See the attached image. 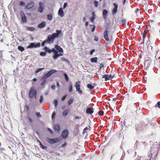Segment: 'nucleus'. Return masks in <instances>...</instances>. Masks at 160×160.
I'll return each mask as SVG.
<instances>
[{
    "label": "nucleus",
    "instance_id": "bf43d9fd",
    "mask_svg": "<svg viewBox=\"0 0 160 160\" xmlns=\"http://www.w3.org/2000/svg\"><path fill=\"white\" fill-rule=\"evenodd\" d=\"M98 38L96 36H95L94 37V40L96 41H98Z\"/></svg>",
    "mask_w": 160,
    "mask_h": 160
},
{
    "label": "nucleus",
    "instance_id": "f3484780",
    "mask_svg": "<svg viewBox=\"0 0 160 160\" xmlns=\"http://www.w3.org/2000/svg\"><path fill=\"white\" fill-rule=\"evenodd\" d=\"M109 32L107 30H106L103 33V36L104 38L107 41H108L109 40L108 37Z\"/></svg>",
    "mask_w": 160,
    "mask_h": 160
},
{
    "label": "nucleus",
    "instance_id": "473e14b6",
    "mask_svg": "<svg viewBox=\"0 0 160 160\" xmlns=\"http://www.w3.org/2000/svg\"><path fill=\"white\" fill-rule=\"evenodd\" d=\"M18 49L19 51L22 52L24 51L25 50L24 48L21 46H18Z\"/></svg>",
    "mask_w": 160,
    "mask_h": 160
},
{
    "label": "nucleus",
    "instance_id": "8fccbe9b",
    "mask_svg": "<svg viewBox=\"0 0 160 160\" xmlns=\"http://www.w3.org/2000/svg\"><path fill=\"white\" fill-rule=\"evenodd\" d=\"M46 43H47V42L46 40L43 41L41 43V45L42 46V47H43V46H44L45 45V44Z\"/></svg>",
    "mask_w": 160,
    "mask_h": 160
},
{
    "label": "nucleus",
    "instance_id": "1a4fd4ad",
    "mask_svg": "<svg viewBox=\"0 0 160 160\" xmlns=\"http://www.w3.org/2000/svg\"><path fill=\"white\" fill-rule=\"evenodd\" d=\"M54 39L51 35H49L47 37L46 40L47 42V43L48 44H51L54 41Z\"/></svg>",
    "mask_w": 160,
    "mask_h": 160
},
{
    "label": "nucleus",
    "instance_id": "e2e57ef3",
    "mask_svg": "<svg viewBox=\"0 0 160 160\" xmlns=\"http://www.w3.org/2000/svg\"><path fill=\"white\" fill-rule=\"evenodd\" d=\"M22 154H24V155H23V156H24V155H25L26 156H27H27H28V155L25 152H24V151H22Z\"/></svg>",
    "mask_w": 160,
    "mask_h": 160
},
{
    "label": "nucleus",
    "instance_id": "412c9836",
    "mask_svg": "<svg viewBox=\"0 0 160 160\" xmlns=\"http://www.w3.org/2000/svg\"><path fill=\"white\" fill-rule=\"evenodd\" d=\"M151 63V60H145L144 62L145 66H146V68H149V65Z\"/></svg>",
    "mask_w": 160,
    "mask_h": 160
},
{
    "label": "nucleus",
    "instance_id": "a19ab883",
    "mask_svg": "<svg viewBox=\"0 0 160 160\" xmlns=\"http://www.w3.org/2000/svg\"><path fill=\"white\" fill-rule=\"evenodd\" d=\"M121 22L122 24L125 25L127 23L126 20L125 19H122L121 21Z\"/></svg>",
    "mask_w": 160,
    "mask_h": 160
},
{
    "label": "nucleus",
    "instance_id": "09e8293b",
    "mask_svg": "<svg viewBox=\"0 0 160 160\" xmlns=\"http://www.w3.org/2000/svg\"><path fill=\"white\" fill-rule=\"evenodd\" d=\"M95 51V49H92L89 52V54L90 55H92L93 54V52Z\"/></svg>",
    "mask_w": 160,
    "mask_h": 160
},
{
    "label": "nucleus",
    "instance_id": "72a5a7b5",
    "mask_svg": "<svg viewBox=\"0 0 160 160\" xmlns=\"http://www.w3.org/2000/svg\"><path fill=\"white\" fill-rule=\"evenodd\" d=\"M73 102V99L72 98H70L68 102V105H71Z\"/></svg>",
    "mask_w": 160,
    "mask_h": 160
},
{
    "label": "nucleus",
    "instance_id": "0eeeda50",
    "mask_svg": "<svg viewBox=\"0 0 160 160\" xmlns=\"http://www.w3.org/2000/svg\"><path fill=\"white\" fill-rule=\"evenodd\" d=\"M47 141L49 143L53 144L59 142L60 140L58 138H48L47 139Z\"/></svg>",
    "mask_w": 160,
    "mask_h": 160
},
{
    "label": "nucleus",
    "instance_id": "f704fd0d",
    "mask_svg": "<svg viewBox=\"0 0 160 160\" xmlns=\"http://www.w3.org/2000/svg\"><path fill=\"white\" fill-rule=\"evenodd\" d=\"M44 68H38L35 71V73L36 74L38 73L39 72L41 71L42 70H44Z\"/></svg>",
    "mask_w": 160,
    "mask_h": 160
},
{
    "label": "nucleus",
    "instance_id": "4d7b16f0",
    "mask_svg": "<svg viewBox=\"0 0 160 160\" xmlns=\"http://www.w3.org/2000/svg\"><path fill=\"white\" fill-rule=\"evenodd\" d=\"M68 3L66 2H65L64 3V5L63 6V9H64L67 6H68Z\"/></svg>",
    "mask_w": 160,
    "mask_h": 160
},
{
    "label": "nucleus",
    "instance_id": "de8ad7c7",
    "mask_svg": "<svg viewBox=\"0 0 160 160\" xmlns=\"http://www.w3.org/2000/svg\"><path fill=\"white\" fill-rule=\"evenodd\" d=\"M35 114L38 118H40L41 117V115L39 112H36Z\"/></svg>",
    "mask_w": 160,
    "mask_h": 160
},
{
    "label": "nucleus",
    "instance_id": "338daca9",
    "mask_svg": "<svg viewBox=\"0 0 160 160\" xmlns=\"http://www.w3.org/2000/svg\"><path fill=\"white\" fill-rule=\"evenodd\" d=\"M67 144V143L66 142H65L64 143L62 144V145H61V147H65Z\"/></svg>",
    "mask_w": 160,
    "mask_h": 160
},
{
    "label": "nucleus",
    "instance_id": "603ef678",
    "mask_svg": "<svg viewBox=\"0 0 160 160\" xmlns=\"http://www.w3.org/2000/svg\"><path fill=\"white\" fill-rule=\"evenodd\" d=\"M19 4L21 6H23L25 4V3L23 1H20L19 2Z\"/></svg>",
    "mask_w": 160,
    "mask_h": 160
},
{
    "label": "nucleus",
    "instance_id": "c9c22d12",
    "mask_svg": "<svg viewBox=\"0 0 160 160\" xmlns=\"http://www.w3.org/2000/svg\"><path fill=\"white\" fill-rule=\"evenodd\" d=\"M73 88L72 85L71 84L68 86V91L69 92H71L72 91Z\"/></svg>",
    "mask_w": 160,
    "mask_h": 160
},
{
    "label": "nucleus",
    "instance_id": "9d476101",
    "mask_svg": "<svg viewBox=\"0 0 160 160\" xmlns=\"http://www.w3.org/2000/svg\"><path fill=\"white\" fill-rule=\"evenodd\" d=\"M20 15L21 17V20L23 23H25L27 22V17L25 15L23 11L20 12Z\"/></svg>",
    "mask_w": 160,
    "mask_h": 160
},
{
    "label": "nucleus",
    "instance_id": "4c0bfd02",
    "mask_svg": "<svg viewBox=\"0 0 160 160\" xmlns=\"http://www.w3.org/2000/svg\"><path fill=\"white\" fill-rule=\"evenodd\" d=\"M87 87L88 88L90 89H92L94 88V86L91 84H88L87 85Z\"/></svg>",
    "mask_w": 160,
    "mask_h": 160
},
{
    "label": "nucleus",
    "instance_id": "7c9ffc66",
    "mask_svg": "<svg viewBox=\"0 0 160 160\" xmlns=\"http://www.w3.org/2000/svg\"><path fill=\"white\" fill-rule=\"evenodd\" d=\"M38 142H39V143L40 147L42 149L44 150V149H47V146H45L43 145L42 144L41 142L40 141L38 140Z\"/></svg>",
    "mask_w": 160,
    "mask_h": 160
},
{
    "label": "nucleus",
    "instance_id": "bb28decb",
    "mask_svg": "<svg viewBox=\"0 0 160 160\" xmlns=\"http://www.w3.org/2000/svg\"><path fill=\"white\" fill-rule=\"evenodd\" d=\"M52 15L51 13L47 15V19L48 20L51 21L52 19Z\"/></svg>",
    "mask_w": 160,
    "mask_h": 160
},
{
    "label": "nucleus",
    "instance_id": "423d86ee",
    "mask_svg": "<svg viewBox=\"0 0 160 160\" xmlns=\"http://www.w3.org/2000/svg\"><path fill=\"white\" fill-rule=\"evenodd\" d=\"M80 82L79 81H78L76 82L74 87L76 89V91L78 92V93L82 94L83 93L81 89L80 85Z\"/></svg>",
    "mask_w": 160,
    "mask_h": 160
},
{
    "label": "nucleus",
    "instance_id": "6e6d98bb",
    "mask_svg": "<svg viewBox=\"0 0 160 160\" xmlns=\"http://www.w3.org/2000/svg\"><path fill=\"white\" fill-rule=\"evenodd\" d=\"M151 151L150 155L149 156V157H150V158L149 159V160L146 159L145 160H151V159L152 157V156L153 155V154L152 153V151Z\"/></svg>",
    "mask_w": 160,
    "mask_h": 160
},
{
    "label": "nucleus",
    "instance_id": "864d4df0",
    "mask_svg": "<svg viewBox=\"0 0 160 160\" xmlns=\"http://www.w3.org/2000/svg\"><path fill=\"white\" fill-rule=\"evenodd\" d=\"M47 130L50 132V133H51V134H52L53 133V132L52 131L50 128H47Z\"/></svg>",
    "mask_w": 160,
    "mask_h": 160
},
{
    "label": "nucleus",
    "instance_id": "a18cd8bd",
    "mask_svg": "<svg viewBox=\"0 0 160 160\" xmlns=\"http://www.w3.org/2000/svg\"><path fill=\"white\" fill-rule=\"evenodd\" d=\"M94 5L96 7H98V2L96 0H94Z\"/></svg>",
    "mask_w": 160,
    "mask_h": 160
},
{
    "label": "nucleus",
    "instance_id": "ddd939ff",
    "mask_svg": "<svg viewBox=\"0 0 160 160\" xmlns=\"http://www.w3.org/2000/svg\"><path fill=\"white\" fill-rule=\"evenodd\" d=\"M113 5L114 6V7L112 10V14L113 15H114L117 12L118 6L116 2H114Z\"/></svg>",
    "mask_w": 160,
    "mask_h": 160
},
{
    "label": "nucleus",
    "instance_id": "79ce46f5",
    "mask_svg": "<svg viewBox=\"0 0 160 160\" xmlns=\"http://www.w3.org/2000/svg\"><path fill=\"white\" fill-rule=\"evenodd\" d=\"M34 152H32L36 156L38 157H41L39 153L35 152V151H34Z\"/></svg>",
    "mask_w": 160,
    "mask_h": 160
},
{
    "label": "nucleus",
    "instance_id": "f257e3e1",
    "mask_svg": "<svg viewBox=\"0 0 160 160\" xmlns=\"http://www.w3.org/2000/svg\"><path fill=\"white\" fill-rule=\"evenodd\" d=\"M57 71L53 69H52L49 71L45 75L41 77L40 80L41 82L40 84L41 86H43L47 81V79L50 77L53 73L57 72Z\"/></svg>",
    "mask_w": 160,
    "mask_h": 160
},
{
    "label": "nucleus",
    "instance_id": "f03ea898",
    "mask_svg": "<svg viewBox=\"0 0 160 160\" xmlns=\"http://www.w3.org/2000/svg\"><path fill=\"white\" fill-rule=\"evenodd\" d=\"M147 124L143 122H141L139 123L136 124L135 127L136 130L138 132L142 131Z\"/></svg>",
    "mask_w": 160,
    "mask_h": 160
},
{
    "label": "nucleus",
    "instance_id": "a878e982",
    "mask_svg": "<svg viewBox=\"0 0 160 160\" xmlns=\"http://www.w3.org/2000/svg\"><path fill=\"white\" fill-rule=\"evenodd\" d=\"M42 50H44L47 53H50V49L47 46H45L43 48Z\"/></svg>",
    "mask_w": 160,
    "mask_h": 160
},
{
    "label": "nucleus",
    "instance_id": "69168bd1",
    "mask_svg": "<svg viewBox=\"0 0 160 160\" xmlns=\"http://www.w3.org/2000/svg\"><path fill=\"white\" fill-rule=\"evenodd\" d=\"M100 69H101L102 68H103L104 67V64L102 63H101V64H100Z\"/></svg>",
    "mask_w": 160,
    "mask_h": 160
},
{
    "label": "nucleus",
    "instance_id": "dca6fc26",
    "mask_svg": "<svg viewBox=\"0 0 160 160\" xmlns=\"http://www.w3.org/2000/svg\"><path fill=\"white\" fill-rule=\"evenodd\" d=\"M108 12L106 9H103L102 12V16L104 20H105L107 19V17L108 16Z\"/></svg>",
    "mask_w": 160,
    "mask_h": 160
},
{
    "label": "nucleus",
    "instance_id": "58836bf2",
    "mask_svg": "<svg viewBox=\"0 0 160 160\" xmlns=\"http://www.w3.org/2000/svg\"><path fill=\"white\" fill-rule=\"evenodd\" d=\"M46 53L45 51L44 52H40L39 55L41 56L42 57H44L46 55Z\"/></svg>",
    "mask_w": 160,
    "mask_h": 160
},
{
    "label": "nucleus",
    "instance_id": "c85d7f7f",
    "mask_svg": "<svg viewBox=\"0 0 160 160\" xmlns=\"http://www.w3.org/2000/svg\"><path fill=\"white\" fill-rule=\"evenodd\" d=\"M102 78H105V81H107L109 80V75H108V74H105L103 75Z\"/></svg>",
    "mask_w": 160,
    "mask_h": 160
},
{
    "label": "nucleus",
    "instance_id": "393cba45",
    "mask_svg": "<svg viewBox=\"0 0 160 160\" xmlns=\"http://www.w3.org/2000/svg\"><path fill=\"white\" fill-rule=\"evenodd\" d=\"M90 61L92 63H97L98 61V58L97 57L92 58H90Z\"/></svg>",
    "mask_w": 160,
    "mask_h": 160
},
{
    "label": "nucleus",
    "instance_id": "2f4dec72",
    "mask_svg": "<svg viewBox=\"0 0 160 160\" xmlns=\"http://www.w3.org/2000/svg\"><path fill=\"white\" fill-rule=\"evenodd\" d=\"M61 59L62 61L65 62L68 64H70V61L68 59L65 58L64 57H62L61 58Z\"/></svg>",
    "mask_w": 160,
    "mask_h": 160
},
{
    "label": "nucleus",
    "instance_id": "5701e85b",
    "mask_svg": "<svg viewBox=\"0 0 160 160\" xmlns=\"http://www.w3.org/2000/svg\"><path fill=\"white\" fill-rule=\"evenodd\" d=\"M70 110L69 109H66L62 113V115L63 117L66 116L70 112Z\"/></svg>",
    "mask_w": 160,
    "mask_h": 160
},
{
    "label": "nucleus",
    "instance_id": "4be33fe9",
    "mask_svg": "<svg viewBox=\"0 0 160 160\" xmlns=\"http://www.w3.org/2000/svg\"><path fill=\"white\" fill-rule=\"evenodd\" d=\"M45 22L44 21H42L38 25V27L39 28H42L45 27Z\"/></svg>",
    "mask_w": 160,
    "mask_h": 160
},
{
    "label": "nucleus",
    "instance_id": "13d9d810",
    "mask_svg": "<svg viewBox=\"0 0 160 160\" xmlns=\"http://www.w3.org/2000/svg\"><path fill=\"white\" fill-rule=\"evenodd\" d=\"M95 28H96V26L95 25H94L93 26V27L91 29V31L92 32H93L95 31Z\"/></svg>",
    "mask_w": 160,
    "mask_h": 160
},
{
    "label": "nucleus",
    "instance_id": "e433bc0d",
    "mask_svg": "<svg viewBox=\"0 0 160 160\" xmlns=\"http://www.w3.org/2000/svg\"><path fill=\"white\" fill-rule=\"evenodd\" d=\"M53 103L54 104L55 108H56L58 105V101L57 99H54L53 101Z\"/></svg>",
    "mask_w": 160,
    "mask_h": 160
},
{
    "label": "nucleus",
    "instance_id": "cd10ccee",
    "mask_svg": "<svg viewBox=\"0 0 160 160\" xmlns=\"http://www.w3.org/2000/svg\"><path fill=\"white\" fill-rule=\"evenodd\" d=\"M63 75L66 81L68 82L69 80V78L66 72H64L63 73Z\"/></svg>",
    "mask_w": 160,
    "mask_h": 160
},
{
    "label": "nucleus",
    "instance_id": "3c124183",
    "mask_svg": "<svg viewBox=\"0 0 160 160\" xmlns=\"http://www.w3.org/2000/svg\"><path fill=\"white\" fill-rule=\"evenodd\" d=\"M67 96L66 95H65L63 96L61 98V101H63L65 100L66 98H67Z\"/></svg>",
    "mask_w": 160,
    "mask_h": 160
},
{
    "label": "nucleus",
    "instance_id": "a211bd4d",
    "mask_svg": "<svg viewBox=\"0 0 160 160\" xmlns=\"http://www.w3.org/2000/svg\"><path fill=\"white\" fill-rule=\"evenodd\" d=\"M93 112L94 109L92 107H88L87 108L86 111L87 113L91 114Z\"/></svg>",
    "mask_w": 160,
    "mask_h": 160
},
{
    "label": "nucleus",
    "instance_id": "680f3d73",
    "mask_svg": "<svg viewBox=\"0 0 160 160\" xmlns=\"http://www.w3.org/2000/svg\"><path fill=\"white\" fill-rule=\"evenodd\" d=\"M146 35H145V34H143L142 38H143V42L144 41L145 38H146Z\"/></svg>",
    "mask_w": 160,
    "mask_h": 160
},
{
    "label": "nucleus",
    "instance_id": "4468645a",
    "mask_svg": "<svg viewBox=\"0 0 160 160\" xmlns=\"http://www.w3.org/2000/svg\"><path fill=\"white\" fill-rule=\"evenodd\" d=\"M68 130L67 129L64 130L62 133V136L63 138L66 139L68 138Z\"/></svg>",
    "mask_w": 160,
    "mask_h": 160
},
{
    "label": "nucleus",
    "instance_id": "c756f323",
    "mask_svg": "<svg viewBox=\"0 0 160 160\" xmlns=\"http://www.w3.org/2000/svg\"><path fill=\"white\" fill-rule=\"evenodd\" d=\"M141 143L142 144H143V142H138V141H137L136 143L135 144V147L136 146L137 149H139V148L140 146L139 144H140Z\"/></svg>",
    "mask_w": 160,
    "mask_h": 160
},
{
    "label": "nucleus",
    "instance_id": "2eb2a0df",
    "mask_svg": "<svg viewBox=\"0 0 160 160\" xmlns=\"http://www.w3.org/2000/svg\"><path fill=\"white\" fill-rule=\"evenodd\" d=\"M34 3L32 1H31L28 3L27 5L25 6V8L27 9H31L34 6Z\"/></svg>",
    "mask_w": 160,
    "mask_h": 160
},
{
    "label": "nucleus",
    "instance_id": "052dcab7",
    "mask_svg": "<svg viewBox=\"0 0 160 160\" xmlns=\"http://www.w3.org/2000/svg\"><path fill=\"white\" fill-rule=\"evenodd\" d=\"M51 88L53 90H55V86L54 85H53L51 86Z\"/></svg>",
    "mask_w": 160,
    "mask_h": 160
},
{
    "label": "nucleus",
    "instance_id": "20e7f679",
    "mask_svg": "<svg viewBox=\"0 0 160 160\" xmlns=\"http://www.w3.org/2000/svg\"><path fill=\"white\" fill-rule=\"evenodd\" d=\"M41 43L40 42H31L26 47L27 49L37 48L40 47Z\"/></svg>",
    "mask_w": 160,
    "mask_h": 160
},
{
    "label": "nucleus",
    "instance_id": "0e129e2a",
    "mask_svg": "<svg viewBox=\"0 0 160 160\" xmlns=\"http://www.w3.org/2000/svg\"><path fill=\"white\" fill-rule=\"evenodd\" d=\"M115 75H113V76H112L111 74H110L109 75V78L110 79V78H112L114 77Z\"/></svg>",
    "mask_w": 160,
    "mask_h": 160
},
{
    "label": "nucleus",
    "instance_id": "6e6552de",
    "mask_svg": "<svg viewBox=\"0 0 160 160\" xmlns=\"http://www.w3.org/2000/svg\"><path fill=\"white\" fill-rule=\"evenodd\" d=\"M63 51L62 52H56L53 54L52 58L53 59L55 60L59 57L63 56Z\"/></svg>",
    "mask_w": 160,
    "mask_h": 160
},
{
    "label": "nucleus",
    "instance_id": "5fc2aeb1",
    "mask_svg": "<svg viewBox=\"0 0 160 160\" xmlns=\"http://www.w3.org/2000/svg\"><path fill=\"white\" fill-rule=\"evenodd\" d=\"M125 156V152L124 151H123L122 152V156L121 158V159L120 160H123V158H124Z\"/></svg>",
    "mask_w": 160,
    "mask_h": 160
},
{
    "label": "nucleus",
    "instance_id": "ea45409f",
    "mask_svg": "<svg viewBox=\"0 0 160 160\" xmlns=\"http://www.w3.org/2000/svg\"><path fill=\"white\" fill-rule=\"evenodd\" d=\"M43 99L44 98L43 96L42 95H40V99H39V102L40 103H42Z\"/></svg>",
    "mask_w": 160,
    "mask_h": 160
},
{
    "label": "nucleus",
    "instance_id": "7ed1b4c3",
    "mask_svg": "<svg viewBox=\"0 0 160 160\" xmlns=\"http://www.w3.org/2000/svg\"><path fill=\"white\" fill-rule=\"evenodd\" d=\"M63 51V49L58 44L54 45V48L50 49V52H53V53L56 52H62Z\"/></svg>",
    "mask_w": 160,
    "mask_h": 160
},
{
    "label": "nucleus",
    "instance_id": "aec40b11",
    "mask_svg": "<svg viewBox=\"0 0 160 160\" xmlns=\"http://www.w3.org/2000/svg\"><path fill=\"white\" fill-rule=\"evenodd\" d=\"M60 127L58 124H56L54 126V131L57 132H59L60 131Z\"/></svg>",
    "mask_w": 160,
    "mask_h": 160
},
{
    "label": "nucleus",
    "instance_id": "c03bdc74",
    "mask_svg": "<svg viewBox=\"0 0 160 160\" xmlns=\"http://www.w3.org/2000/svg\"><path fill=\"white\" fill-rule=\"evenodd\" d=\"M98 114L99 116H102L104 114V111L102 110H99L98 112Z\"/></svg>",
    "mask_w": 160,
    "mask_h": 160
},
{
    "label": "nucleus",
    "instance_id": "774afa93",
    "mask_svg": "<svg viewBox=\"0 0 160 160\" xmlns=\"http://www.w3.org/2000/svg\"><path fill=\"white\" fill-rule=\"evenodd\" d=\"M157 104L158 105V107L160 108V101L158 102Z\"/></svg>",
    "mask_w": 160,
    "mask_h": 160
},
{
    "label": "nucleus",
    "instance_id": "49530a36",
    "mask_svg": "<svg viewBox=\"0 0 160 160\" xmlns=\"http://www.w3.org/2000/svg\"><path fill=\"white\" fill-rule=\"evenodd\" d=\"M56 113L55 111H53L52 114V119H54L55 118Z\"/></svg>",
    "mask_w": 160,
    "mask_h": 160
},
{
    "label": "nucleus",
    "instance_id": "39448f33",
    "mask_svg": "<svg viewBox=\"0 0 160 160\" xmlns=\"http://www.w3.org/2000/svg\"><path fill=\"white\" fill-rule=\"evenodd\" d=\"M28 96L31 98H36L37 97L36 91L32 88H31L28 92Z\"/></svg>",
    "mask_w": 160,
    "mask_h": 160
},
{
    "label": "nucleus",
    "instance_id": "f8f14e48",
    "mask_svg": "<svg viewBox=\"0 0 160 160\" xmlns=\"http://www.w3.org/2000/svg\"><path fill=\"white\" fill-rule=\"evenodd\" d=\"M38 4L39 7L38 8V11L39 12L42 13L43 12L44 9V5L41 2H39Z\"/></svg>",
    "mask_w": 160,
    "mask_h": 160
},
{
    "label": "nucleus",
    "instance_id": "37998d69",
    "mask_svg": "<svg viewBox=\"0 0 160 160\" xmlns=\"http://www.w3.org/2000/svg\"><path fill=\"white\" fill-rule=\"evenodd\" d=\"M27 28L28 30L31 31H33L35 29V28L34 27H27Z\"/></svg>",
    "mask_w": 160,
    "mask_h": 160
},
{
    "label": "nucleus",
    "instance_id": "b1692460",
    "mask_svg": "<svg viewBox=\"0 0 160 160\" xmlns=\"http://www.w3.org/2000/svg\"><path fill=\"white\" fill-rule=\"evenodd\" d=\"M92 16L90 17V20L91 22H93L95 19V14L94 12H92Z\"/></svg>",
    "mask_w": 160,
    "mask_h": 160
},
{
    "label": "nucleus",
    "instance_id": "9b49d317",
    "mask_svg": "<svg viewBox=\"0 0 160 160\" xmlns=\"http://www.w3.org/2000/svg\"><path fill=\"white\" fill-rule=\"evenodd\" d=\"M61 30H56V32L53 33L51 35L55 39V38H58L59 37V35L61 34Z\"/></svg>",
    "mask_w": 160,
    "mask_h": 160
},
{
    "label": "nucleus",
    "instance_id": "6ab92c4d",
    "mask_svg": "<svg viewBox=\"0 0 160 160\" xmlns=\"http://www.w3.org/2000/svg\"><path fill=\"white\" fill-rule=\"evenodd\" d=\"M58 15L61 17H62L64 15V12L62 7L59 8L58 12Z\"/></svg>",
    "mask_w": 160,
    "mask_h": 160
}]
</instances>
